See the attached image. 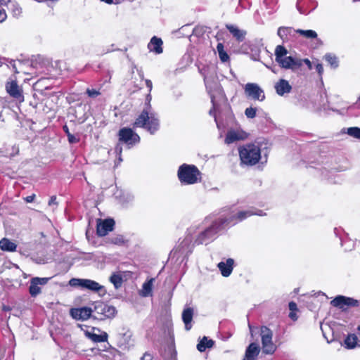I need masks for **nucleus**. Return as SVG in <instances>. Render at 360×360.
Wrapping results in <instances>:
<instances>
[{
    "label": "nucleus",
    "instance_id": "obj_1",
    "mask_svg": "<svg viewBox=\"0 0 360 360\" xmlns=\"http://www.w3.org/2000/svg\"><path fill=\"white\" fill-rule=\"evenodd\" d=\"M252 215L264 216L265 213L256 208L240 210L238 207L232 206L223 210L219 216L214 219L207 217L202 223V229L198 233L193 244H191V236H187L174 249V254L188 255L191 253L194 245H207L211 243L217 237L220 232Z\"/></svg>",
    "mask_w": 360,
    "mask_h": 360
},
{
    "label": "nucleus",
    "instance_id": "obj_2",
    "mask_svg": "<svg viewBox=\"0 0 360 360\" xmlns=\"http://www.w3.org/2000/svg\"><path fill=\"white\" fill-rule=\"evenodd\" d=\"M252 215L264 216L265 213L256 208L240 210L238 207L232 206L223 210L219 216L214 219L207 217L202 223V229L198 233L193 244H191V236H187L174 249V254L188 255L191 253L194 245H207L211 243L217 237L220 232Z\"/></svg>",
    "mask_w": 360,
    "mask_h": 360
},
{
    "label": "nucleus",
    "instance_id": "obj_3",
    "mask_svg": "<svg viewBox=\"0 0 360 360\" xmlns=\"http://www.w3.org/2000/svg\"><path fill=\"white\" fill-rule=\"evenodd\" d=\"M150 96H147L148 103L134 123V127H141L146 129L151 134H154L160 128V120L156 112H153L150 104Z\"/></svg>",
    "mask_w": 360,
    "mask_h": 360
},
{
    "label": "nucleus",
    "instance_id": "obj_4",
    "mask_svg": "<svg viewBox=\"0 0 360 360\" xmlns=\"http://www.w3.org/2000/svg\"><path fill=\"white\" fill-rule=\"evenodd\" d=\"M288 50L282 45L276 46L274 55L275 60L278 65L286 70H291L295 71L301 67L300 58L288 56Z\"/></svg>",
    "mask_w": 360,
    "mask_h": 360
},
{
    "label": "nucleus",
    "instance_id": "obj_5",
    "mask_svg": "<svg viewBox=\"0 0 360 360\" xmlns=\"http://www.w3.org/2000/svg\"><path fill=\"white\" fill-rule=\"evenodd\" d=\"M239 155L242 165L252 166L260 160L261 150L255 144H246L239 148Z\"/></svg>",
    "mask_w": 360,
    "mask_h": 360
},
{
    "label": "nucleus",
    "instance_id": "obj_6",
    "mask_svg": "<svg viewBox=\"0 0 360 360\" xmlns=\"http://www.w3.org/2000/svg\"><path fill=\"white\" fill-rule=\"evenodd\" d=\"M178 178L180 182L185 185L196 184L201 179V173L193 165H181L178 169Z\"/></svg>",
    "mask_w": 360,
    "mask_h": 360
},
{
    "label": "nucleus",
    "instance_id": "obj_7",
    "mask_svg": "<svg viewBox=\"0 0 360 360\" xmlns=\"http://www.w3.org/2000/svg\"><path fill=\"white\" fill-rule=\"evenodd\" d=\"M69 285L72 287L97 292L100 296H104L107 292L103 285L91 279L73 278L69 281Z\"/></svg>",
    "mask_w": 360,
    "mask_h": 360
},
{
    "label": "nucleus",
    "instance_id": "obj_8",
    "mask_svg": "<svg viewBox=\"0 0 360 360\" xmlns=\"http://www.w3.org/2000/svg\"><path fill=\"white\" fill-rule=\"evenodd\" d=\"M93 317L97 320L112 319L117 314L115 307L108 305L103 302H96L93 304Z\"/></svg>",
    "mask_w": 360,
    "mask_h": 360
},
{
    "label": "nucleus",
    "instance_id": "obj_9",
    "mask_svg": "<svg viewBox=\"0 0 360 360\" xmlns=\"http://www.w3.org/2000/svg\"><path fill=\"white\" fill-rule=\"evenodd\" d=\"M260 332L263 352L265 354L274 353L276 347L272 342V331L266 326H262L260 329Z\"/></svg>",
    "mask_w": 360,
    "mask_h": 360
},
{
    "label": "nucleus",
    "instance_id": "obj_10",
    "mask_svg": "<svg viewBox=\"0 0 360 360\" xmlns=\"http://www.w3.org/2000/svg\"><path fill=\"white\" fill-rule=\"evenodd\" d=\"M119 141L128 146H133L139 143L140 137L131 128L124 127L119 130Z\"/></svg>",
    "mask_w": 360,
    "mask_h": 360
},
{
    "label": "nucleus",
    "instance_id": "obj_11",
    "mask_svg": "<svg viewBox=\"0 0 360 360\" xmlns=\"http://www.w3.org/2000/svg\"><path fill=\"white\" fill-rule=\"evenodd\" d=\"M244 91L247 97L254 100L263 101L265 94L262 88L256 83H247L244 87Z\"/></svg>",
    "mask_w": 360,
    "mask_h": 360
},
{
    "label": "nucleus",
    "instance_id": "obj_12",
    "mask_svg": "<svg viewBox=\"0 0 360 360\" xmlns=\"http://www.w3.org/2000/svg\"><path fill=\"white\" fill-rule=\"evenodd\" d=\"M49 278H39L34 277L30 280V285L29 287V292L32 297H37L41 292L40 285H45Z\"/></svg>",
    "mask_w": 360,
    "mask_h": 360
},
{
    "label": "nucleus",
    "instance_id": "obj_13",
    "mask_svg": "<svg viewBox=\"0 0 360 360\" xmlns=\"http://www.w3.org/2000/svg\"><path fill=\"white\" fill-rule=\"evenodd\" d=\"M94 309L91 307H84L81 308L72 309L70 314L76 320L85 321L93 316Z\"/></svg>",
    "mask_w": 360,
    "mask_h": 360
},
{
    "label": "nucleus",
    "instance_id": "obj_14",
    "mask_svg": "<svg viewBox=\"0 0 360 360\" xmlns=\"http://www.w3.org/2000/svg\"><path fill=\"white\" fill-rule=\"evenodd\" d=\"M331 304L334 307L342 309L345 306H358L359 301L351 297L339 295L331 301Z\"/></svg>",
    "mask_w": 360,
    "mask_h": 360
},
{
    "label": "nucleus",
    "instance_id": "obj_15",
    "mask_svg": "<svg viewBox=\"0 0 360 360\" xmlns=\"http://www.w3.org/2000/svg\"><path fill=\"white\" fill-rule=\"evenodd\" d=\"M248 137V134L241 129L229 130L226 136L225 143L231 144L237 141L245 140Z\"/></svg>",
    "mask_w": 360,
    "mask_h": 360
},
{
    "label": "nucleus",
    "instance_id": "obj_16",
    "mask_svg": "<svg viewBox=\"0 0 360 360\" xmlns=\"http://www.w3.org/2000/svg\"><path fill=\"white\" fill-rule=\"evenodd\" d=\"M115 221L112 219H108L100 221L97 224V234L99 236H106L108 233V232L111 231L113 229Z\"/></svg>",
    "mask_w": 360,
    "mask_h": 360
},
{
    "label": "nucleus",
    "instance_id": "obj_17",
    "mask_svg": "<svg viewBox=\"0 0 360 360\" xmlns=\"http://www.w3.org/2000/svg\"><path fill=\"white\" fill-rule=\"evenodd\" d=\"M296 30L290 27H280L278 29L277 34L283 43L289 41L295 36Z\"/></svg>",
    "mask_w": 360,
    "mask_h": 360
},
{
    "label": "nucleus",
    "instance_id": "obj_18",
    "mask_svg": "<svg viewBox=\"0 0 360 360\" xmlns=\"http://www.w3.org/2000/svg\"><path fill=\"white\" fill-rule=\"evenodd\" d=\"M6 89L11 96L17 99L22 98V91L15 81L8 82L6 84Z\"/></svg>",
    "mask_w": 360,
    "mask_h": 360
},
{
    "label": "nucleus",
    "instance_id": "obj_19",
    "mask_svg": "<svg viewBox=\"0 0 360 360\" xmlns=\"http://www.w3.org/2000/svg\"><path fill=\"white\" fill-rule=\"evenodd\" d=\"M234 260L229 258L226 262H221L218 264L217 266L221 271V274L224 277H228L231 275L233 269Z\"/></svg>",
    "mask_w": 360,
    "mask_h": 360
},
{
    "label": "nucleus",
    "instance_id": "obj_20",
    "mask_svg": "<svg viewBox=\"0 0 360 360\" xmlns=\"http://www.w3.org/2000/svg\"><path fill=\"white\" fill-rule=\"evenodd\" d=\"M274 87L276 93L279 96H283L285 94H288L292 90L291 85L284 79L278 80V82L276 83Z\"/></svg>",
    "mask_w": 360,
    "mask_h": 360
},
{
    "label": "nucleus",
    "instance_id": "obj_21",
    "mask_svg": "<svg viewBox=\"0 0 360 360\" xmlns=\"http://www.w3.org/2000/svg\"><path fill=\"white\" fill-rule=\"evenodd\" d=\"M194 311L191 307H186L182 312V321L185 325V329L189 330L192 328V320Z\"/></svg>",
    "mask_w": 360,
    "mask_h": 360
},
{
    "label": "nucleus",
    "instance_id": "obj_22",
    "mask_svg": "<svg viewBox=\"0 0 360 360\" xmlns=\"http://www.w3.org/2000/svg\"><path fill=\"white\" fill-rule=\"evenodd\" d=\"M162 40L157 37H153L148 44V49L150 51L154 52L156 54L162 53Z\"/></svg>",
    "mask_w": 360,
    "mask_h": 360
},
{
    "label": "nucleus",
    "instance_id": "obj_23",
    "mask_svg": "<svg viewBox=\"0 0 360 360\" xmlns=\"http://www.w3.org/2000/svg\"><path fill=\"white\" fill-rule=\"evenodd\" d=\"M259 347L256 343H251L246 349L243 360H255L259 353Z\"/></svg>",
    "mask_w": 360,
    "mask_h": 360
},
{
    "label": "nucleus",
    "instance_id": "obj_24",
    "mask_svg": "<svg viewBox=\"0 0 360 360\" xmlns=\"http://www.w3.org/2000/svg\"><path fill=\"white\" fill-rule=\"evenodd\" d=\"M226 27L233 35V37L236 38L238 41H242L244 40L245 37L246 35L245 31L239 29L237 26L234 25L227 24L226 25Z\"/></svg>",
    "mask_w": 360,
    "mask_h": 360
},
{
    "label": "nucleus",
    "instance_id": "obj_25",
    "mask_svg": "<svg viewBox=\"0 0 360 360\" xmlns=\"http://www.w3.org/2000/svg\"><path fill=\"white\" fill-rule=\"evenodd\" d=\"M200 72L204 77V82H205V86L207 87V89L208 90V92L210 95L211 101L213 105V108L212 109H210V110L209 112L210 115H214V111L215 110L216 103L214 101V96L212 92V84L210 82L207 77L205 75V72H203V70H200Z\"/></svg>",
    "mask_w": 360,
    "mask_h": 360
},
{
    "label": "nucleus",
    "instance_id": "obj_26",
    "mask_svg": "<svg viewBox=\"0 0 360 360\" xmlns=\"http://www.w3.org/2000/svg\"><path fill=\"white\" fill-rule=\"evenodd\" d=\"M0 248L4 251L15 252L17 245L8 238H3L0 240Z\"/></svg>",
    "mask_w": 360,
    "mask_h": 360
},
{
    "label": "nucleus",
    "instance_id": "obj_27",
    "mask_svg": "<svg viewBox=\"0 0 360 360\" xmlns=\"http://www.w3.org/2000/svg\"><path fill=\"white\" fill-rule=\"evenodd\" d=\"M85 335L87 338H89L90 340H91L94 342H106L108 340V334L105 332L101 335H97V334L86 331V332H85Z\"/></svg>",
    "mask_w": 360,
    "mask_h": 360
},
{
    "label": "nucleus",
    "instance_id": "obj_28",
    "mask_svg": "<svg viewBox=\"0 0 360 360\" xmlns=\"http://www.w3.org/2000/svg\"><path fill=\"white\" fill-rule=\"evenodd\" d=\"M153 281L154 278H150L143 284L142 289L140 292L141 296L148 297L151 295Z\"/></svg>",
    "mask_w": 360,
    "mask_h": 360
},
{
    "label": "nucleus",
    "instance_id": "obj_29",
    "mask_svg": "<svg viewBox=\"0 0 360 360\" xmlns=\"http://www.w3.org/2000/svg\"><path fill=\"white\" fill-rule=\"evenodd\" d=\"M213 345V340L207 339V337H203V338L197 345V349L199 352H202L205 351L206 349L212 347Z\"/></svg>",
    "mask_w": 360,
    "mask_h": 360
},
{
    "label": "nucleus",
    "instance_id": "obj_30",
    "mask_svg": "<svg viewBox=\"0 0 360 360\" xmlns=\"http://www.w3.org/2000/svg\"><path fill=\"white\" fill-rule=\"evenodd\" d=\"M345 345L347 349L359 347L358 337L354 334L349 335L345 340Z\"/></svg>",
    "mask_w": 360,
    "mask_h": 360
},
{
    "label": "nucleus",
    "instance_id": "obj_31",
    "mask_svg": "<svg viewBox=\"0 0 360 360\" xmlns=\"http://www.w3.org/2000/svg\"><path fill=\"white\" fill-rule=\"evenodd\" d=\"M217 50L221 62L225 63L229 60V56L225 51L223 44L219 43L217 46Z\"/></svg>",
    "mask_w": 360,
    "mask_h": 360
},
{
    "label": "nucleus",
    "instance_id": "obj_32",
    "mask_svg": "<svg viewBox=\"0 0 360 360\" xmlns=\"http://www.w3.org/2000/svg\"><path fill=\"white\" fill-rule=\"evenodd\" d=\"M296 33L300 34L307 39H315L317 37V33L312 30H304L297 29L296 30Z\"/></svg>",
    "mask_w": 360,
    "mask_h": 360
},
{
    "label": "nucleus",
    "instance_id": "obj_33",
    "mask_svg": "<svg viewBox=\"0 0 360 360\" xmlns=\"http://www.w3.org/2000/svg\"><path fill=\"white\" fill-rule=\"evenodd\" d=\"M324 58L329 63L331 68H336L338 67V60L335 55L332 53H327L325 55Z\"/></svg>",
    "mask_w": 360,
    "mask_h": 360
},
{
    "label": "nucleus",
    "instance_id": "obj_34",
    "mask_svg": "<svg viewBox=\"0 0 360 360\" xmlns=\"http://www.w3.org/2000/svg\"><path fill=\"white\" fill-rule=\"evenodd\" d=\"M110 281L114 285L116 289L121 287L122 284V278L120 274H113L110 277Z\"/></svg>",
    "mask_w": 360,
    "mask_h": 360
},
{
    "label": "nucleus",
    "instance_id": "obj_35",
    "mask_svg": "<svg viewBox=\"0 0 360 360\" xmlns=\"http://www.w3.org/2000/svg\"><path fill=\"white\" fill-rule=\"evenodd\" d=\"M10 10L15 17H19L22 13V8L17 3H12L10 6Z\"/></svg>",
    "mask_w": 360,
    "mask_h": 360
},
{
    "label": "nucleus",
    "instance_id": "obj_36",
    "mask_svg": "<svg viewBox=\"0 0 360 360\" xmlns=\"http://www.w3.org/2000/svg\"><path fill=\"white\" fill-rule=\"evenodd\" d=\"M63 129L68 136V141L70 143H75L79 142V139L70 132L69 129L67 125H64Z\"/></svg>",
    "mask_w": 360,
    "mask_h": 360
},
{
    "label": "nucleus",
    "instance_id": "obj_37",
    "mask_svg": "<svg viewBox=\"0 0 360 360\" xmlns=\"http://www.w3.org/2000/svg\"><path fill=\"white\" fill-rule=\"evenodd\" d=\"M110 243L122 245L124 243V238L122 235H117L109 238Z\"/></svg>",
    "mask_w": 360,
    "mask_h": 360
},
{
    "label": "nucleus",
    "instance_id": "obj_38",
    "mask_svg": "<svg viewBox=\"0 0 360 360\" xmlns=\"http://www.w3.org/2000/svg\"><path fill=\"white\" fill-rule=\"evenodd\" d=\"M347 134L360 139V128L358 127H349L347 129Z\"/></svg>",
    "mask_w": 360,
    "mask_h": 360
},
{
    "label": "nucleus",
    "instance_id": "obj_39",
    "mask_svg": "<svg viewBox=\"0 0 360 360\" xmlns=\"http://www.w3.org/2000/svg\"><path fill=\"white\" fill-rule=\"evenodd\" d=\"M257 109L255 108L249 107L245 110V115L248 118L252 119L256 117Z\"/></svg>",
    "mask_w": 360,
    "mask_h": 360
},
{
    "label": "nucleus",
    "instance_id": "obj_40",
    "mask_svg": "<svg viewBox=\"0 0 360 360\" xmlns=\"http://www.w3.org/2000/svg\"><path fill=\"white\" fill-rule=\"evenodd\" d=\"M86 94L91 98H96L101 94L99 91L94 89H87Z\"/></svg>",
    "mask_w": 360,
    "mask_h": 360
},
{
    "label": "nucleus",
    "instance_id": "obj_41",
    "mask_svg": "<svg viewBox=\"0 0 360 360\" xmlns=\"http://www.w3.org/2000/svg\"><path fill=\"white\" fill-rule=\"evenodd\" d=\"M115 150L116 153L119 155V158H118L119 162H122V159L121 158V153H122V146H120V143H118L116 146Z\"/></svg>",
    "mask_w": 360,
    "mask_h": 360
},
{
    "label": "nucleus",
    "instance_id": "obj_42",
    "mask_svg": "<svg viewBox=\"0 0 360 360\" xmlns=\"http://www.w3.org/2000/svg\"><path fill=\"white\" fill-rule=\"evenodd\" d=\"M300 61H301V66L303 65V63H305L307 65L309 70L312 69L311 63L308 58H304V59L300 58Z\"/></svg>",
    "mask_w": 360,
    "mask_h": 360
},
{
    "label": "nucleus",
    "instance_id": "obj_43",
    "mask_svg": "<svg viewBox=\"0 0 360 360\" xmlns=\"http://www.w3.org/2000/svg\"><path fill=\"white\" fill-rule=\"evenodd\" d=\"M7 18V15L4 9H0V22H4Z\"/></svg>",
    "mask_w": 360,
    "mask_h": 360
},
{
    "label": "nucleus",
    "instance_id": "obj_44",
    "mask_svg": "<svg viewBox=\"0 0 360 360\" xmlns=\"http://www.w3.org/2000/svg\"><path fill=\"white\" fill-rule=\"evenodd\" d=\"M316 69L318 72V73L319 74V75H321L323 72V65L320 63H318L316 65Z\"/></svg>",
    "mask_w": 360,
    "mask_h": 360
},
{
    "label": "nucleus",
    "instance_id": "obj_45",
    "mask_svg": "<svg viewBox=\"0 0 360 360\" xmlns=\"http://www.w3.org/2000/svg\"><path fill=\"white\" fill-rule=\"evenodd\" d=\"M57 205L56 197L55 195L51 196L50 200H49V206H51V205Z\"/></svg>",
    "mask_w": 360,
    "mask_h": 360
},
{
    "label": "nucleus",
    "instance_id": "obj_46",
    "mask_svg": "<svg viewBox=\"0 0 360 360\" xmlns=\"http://www.w3.org/2000/svg\"><path fill=\"white\" fill-rule=\"evenodd\" d=\"M35 198V195L32 194L31 195H28L25 198V202H32Z\"/></svg>",
    "mask_w": 360,
    "mask_h": 360
},
{
    "label": "nucleus",
    "instance_id": "obj_47",
    "mask_svg": "<svg viewBox=\"0 0 360 360\" xmlns=\"http://www.w3.org/2000/svg\"><path fill=\"white\" fill-rule=\"evenodd\" d=\"M289 309L290 311H295L297 309V304L294 302H290L289 303Z\"/></svg>",
    "mask_w": 360,
    "mask_h": 360
},
{
    "label": "nucleus",
    "instance_id": "obj_48",
    "mask_svg": "<svg viewBox=\"0 0 360 360\" xmlns=\"http://www.w3.org/2000/svg\"><path fill=\"white\" fill-rule=\"evenodd\" d=\"M141 360H153L151 355L148 353H145L141 358Z\"/></svg>",
    "mask_w": 360,
    "mask_h": 360
},
{
    "label": "nucleus",
    "instance_id": "obj_49",
    "mask_svg": "<svg viewBox=\"0 0 360 360\" xmlns=\"http://www.w3.org/2000/svg\"><path fill=\"white\" fill-rule=\"evenodd\" d=\"M146 86L148 88L149 91H150L152 89V86H153L152 82L149 79H147V80H146Z\"/></svg>",
    "mask_w": 360,
    "mask_h": 360
},
{
    "label": "nucleus",
    "instance_id": "obj_50",
    "mask_svg": "<svg viewBox=\"0 0 360 360\" xmlns=\"http://www.w3.org/2000/svg\"><path fill=\"white\" fill-rule=\"evenodd\" d=\"M297 9H298L299 12H300L301 14L307 15L308 13H310V11H308V12H307V11H306L305 10H303L302 8H301L298 6V4L297 5Z\"/></svg>",
    "mask_w": 360,
    "mask_h": 360
},
{
    "label": "nucleus",
    "instance_id": "obj_51",
    "mask_svg": "<svg viewBox=\"0 0 360 360\" xmlns=\"http://www.w3.org/2000/svg\"><path fill=\"white\" fill-rule=\"evenodd\" d=\"M11 66H12L13 69L14 70V71H15V72H18V71H17V68H16V65H15V61H14V60H11Z\"/></svg>",
    "mask_w": 360,
    "mask_h": 360
},
{
    "label": "nucleus",
    "instance_id": "obj_52",
    "mask_svg": "<svg viewBox=\"0 0 360 360\" xmlns=\"http://www.w3.org/2000/svg\"><path fill=\"white\" fill-rule=\"evenodd\" d=\"M11 0H0V3L1 4H8V2H10Z\"/></svg>",
    "mask_w": 360,
    "mask_h": 360
},
{
    "label": "nucleus",
    "instance_id": "obj_53",
    "mask_svg": "<svg viewBox=\"0 0 360 360\" xmlns=\"http://www.w3.org/2000/svg\"><path fill=\"white\" fill-rule=\"evenodd\" d=\"M290 317L291 319H294V318H295V315H294V314L290 313Z\"/></svg>",
    "mask_w": 360,
    "mask_h": 360
},
{
    "label": "nucleus",
    "instance_id": "obj_54",
    "mask_svg": "<svg viewBox=\"0 0 360 360\" xmlns=\"http://www.w3.org/2000/svg\"><path fill=\"white\" fill-rule=\"evenodd\" d=\"M193 228H191V229H189V231H189V233H190V234H191V233H193Z\"/></svg>",
    "mask_w": 360,
    "mask_h": 360
},
{
    "label": "nucleus",
    "instance_id": "obj_55",
    "mask_svg": "<svg viewBox=\"0 0 360 360\" xmlns=\"http://www.w3.org/2000/svg\"><path fill=\"white\" fill-rule=\"evenodd\" d=\"M358 340H359V345L360 347V334H359V337L358 338Z\"/></svg>",
    "mask_w": 360,
    "mask_h": 360
},
{
    "label": "nucleus",
    "instance_id": "obj_56",
    "mask_svg": "<svg viewBox=\"0 0 360 360\" xmlns=\"http://www.w3.org/2000/svg\"><path fill=\"white\" fill-rule=\"evenodd\" d=\"M358 330L360 331V325L358 326Z\"/></svg>",
    "mask_w": 360,
    "mask_h": 360
}]
</instances>
